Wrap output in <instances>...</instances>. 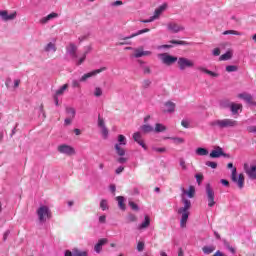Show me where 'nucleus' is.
<instances>
[{
	"mask_svg": "<svg viewBox=\"0 0 256 256\" xmlns=\"http://www.w3.org/2000/svg\"><path fill=\"white\" fill-rule=\"evenodd\" d=\"M118 163H121V164H123V163H127V158H125V157H120V158H118Z\"/></svg>",
	"mask_w": 256,
	"mask_h": 256,
	"instance_id": "62",
	"label": "nucleus"
},
{
	"mask_svg": "<svg viewBox=\"0 0 256 256\" xmlns=\"http://www.w3.org/2000/svg\"><path fill=\"white\" fill-rule=\"evenodd\" d=\"M244 171L251 181H256V161L251 163H244Z\"/></svg>",
	"mask_w": 256,
	"mask_h": 256,
	"instance_id": "6",
	"label": "nucleus"
},
{
	"mask_svg": "<svg viewBox=\"0 0 256 256\" xmlns=\"http://www.w3.org/2000/svg\"><path fill=\"white\" fill-rule=\"evenodd\" d=\"M91 51V46H88L83 54L80 55L79 59L77 56V45L71 43L66 47V55H69L72 59L76 61V65H81L87 59V54Z\"/></svg>",
	"mask_w": 256,
	"mask_h": 256,
	"instance_id": "2",
	"label": "nucleus"
},
{
	"mask_svg": "<svg viewBox=\"0 0 256 256\" xmlns=\"http://www.w3.org/2000/svg\"><path fill=\"white\" fill-rule=\"evenodd\" d=\"M129 206L131 207V209H133V211H139V206H137V204H135V202L130 201Z\"/></svg>",
	"mask_w": 256,
	"mask_h": 256,
	"instance_id": "51",
	"label": "nucleus"
},
{
	"mask_svg": "<svg viewBox=\"0 0 256 256\" xmlns=\"http://www.w3.org/2000/svg\"><path fill=\"white\" fill-rule=\"evenodd\" d=\"M94 97H101L103 95V88L102 87H95L93 91Z\"/></svg>",
	"mask_w": 256,
	"mask_h": 256,
	"instance_id": "33",
	"label": "nucleus"
},
{
	"mask_svg": "<svg viewBox=\"0 0 256 256\" xmlns=\"http://www.w3.org/2000/svg\"><path fill=\"white\" fill-rule=\"evenodd\" d=\"M107 222V216L102 215L99 217V223H106Z\"/></svg>",
	"mask_w": 256,
	"mask_h": 256,
	"instance_id": "61",
	"label": "nucleus"
},
{
	"mask_svg": "<svg viewBox=\"0 0 256 256\" xmlns=\"http://www.w3.org/2000/svg\"><path fill=\"white\" fill-rule=\"evenodd\" d=\"M97 125L101 130L103 139H107L109 137V130L107 129V125H105V119L101 115H98Z\"/></svg>",
	"mask_w": 256,
	"mask_h": 256,
	"instance_id": "13",
	"label": "nucleus"
},
{
	"mask_svg": "<svg viewBox=\"0 0 256 256\" xmlns=\"http://www.w3.org/2000/svg\"><path fill=\"white\" fill-rule=\"evenodd\" d=\"M209 155L211 159H219V157H227V154L223 152V148L219 146L216 147L214 150H212Z\"/></svg>",
	"mask_w": 256,
	"mask_h": 256,
	"instance_id": "18",
	"label": "nucleus"
},
{
	"mask_svg": "<svg viewBox=\"0 0 256 256\" xmlns=\"http://www.w3.org/2000/svg\"><path fill=\"white\" fill-rule=\"evenodd\" d=\"M164 113H175V103L168 101L165 104Z\"/></svg>",
	"mask_w": 256,
	"mask_h": 256,
	"instance_id": "25",
	"label": "nucleus"
},
{
	"mask_svg": "<svg viewBox=\"0 0 256 256\" xmlns=\"http://www.w3.org/2000/svg\"><path fill=\"white\" fill-rule=\"evenodd\" d=\"M211 127H216L217 129H229L231 127H237V120L224 118L217 119L210 122Z\"/></svg>",
	"mask_w": 256,
	"mask_h": 256,
	"instance_id": "4",
	"label": "nucleus"
},
{
	"mask_svg": "<svg viewBox=\"0 0 256 256\" xmlns=\"http://www.w3.org/2000/svg\"><path fill=\"white\" fill-rule=\"evenodd\" d=\"M177 63L180 71H185L186 69H191L195 67V62L185 57L178 58Z\"/></svg>",
	"mask_w": 256,
	"mask_h": 256,
	"instance_id": "7",
	"label": "nucleus"
},
{
	"mask_svg": "<svg viewBox=\"0 0 256 256\" xmlns=\"http://www.w3.org/2000/svg\"><path fill=\"white\" fill-rule=\"evenodd\" d=\"M158 59L162 61L164 65H173V63H177L178 58L175 56H171L168 53L158 54Z\"/></svg>",
	"mask_w": 256,
	"mask_h": 256,
	"instance_id": "11",
	"label": "nucleus"
},
{
	"mask_svg": "<svg viewBox=\"0 0 256 256\" xmlns=\"http://www.w3.org/2000/svg\"><path fill=\"white\" fill-rule=\"evenodd\" d=\"M58 152L62 155H67L68 157H71V155H75V148L67 144H61L58 146Z\"/></svg>",
	"mask_w": 256,
	"mask_h": 256,
	"instance_id": "14",
	"label": "nucleus"
},
{
	"mask_svg": "<svg viewBox=\"0 0 256 256\" xmlns=\"http://www.w3.org/2000/svg\"><path fill=\"white\" fill-rule=\"evenodd\" d=\"M0 17L2 21H15L17 19V11L9 13L7 10H0Z\"/></svg>",
	"mask_w": 256,
	"mask_h": 256,
	"instance_id": "15",
	"label": "nucleus"
},
{
	"mask_svg": "<svg viewBox=\"0 0 256 256\" xmlns=\"http://www.w3.org/2000/svg\"><path fill=\"white\" fill-rule=\"evenodd\" d=\"M141 132H135L133 134V139L136 143H138V145H140V147L144 148L145 151H147V145L145 144V142H143V140L141 139Z\"/></svg>",
	"mask_w": 256,
	"mask_h": 256,
	"instance_id": "22",
	"label": "nucleus"
},
{
	"mask_svg": "<svg viewBox=\"0 0 256 256\" xmlns=\"http://www.w3.org/2000/svg\"><path fill=\"white\" fill-rule=\"evenodd\" d=\"M167 29L170 31V33H179L180 31H185V27L175 23V22H169L167 24Z\"/></svg>",
	"mask_w": 256,
	"mask_h": 256,
	"instance_id": "17",
	"label": "nucleus"
},
{
	"mask_svg": "<svg viewBox=\"0 0 256 256\" xmlns=\"http://www.w3.org/2000/svg\"><path fill=\"white\" fill-rule=\"evenodd\" d=\"M103 71H107V67H101L99 69L88 72V73L82 75L80 77L79 81H80V83H85V81H87V79H91V77H96V75H99V73H103Z\"/></svg>",
	"mask_w": 256,
	"mask_h": 256,
	"instance_id": "12",
	"label": "nucleus"
},
{
	"mask_svg": "<svg viewBox=\"0 0 256 256\" xmlns=\"http://www.w3.org/2000/svg\"><path fill=\"white\" fill-rule=\"evenodd\" d=\"M170 43L172 45H189L187 42L181 40H171Z\"/></svg>",
	"mask_w": 256,
	"mask_h": 256,
	"instance_id": "43",
	"label": "nucleus"
},
{
	"mask_svg": "<svg viewBox=\"0 0 256 256\" xmlns=\"http://www.w3.org/2000/svg\"><path fill=\"white\" fill-rule=\"evenodd\" d=\"M39 223H47L53 217L51 208L47 205H40L36 210Z\"/></svg>",
	"mask_w": 256,
	"mask_h": 256,
	"instance_id": "3",
	"label": "nucleus"
},
{
	"mask_svg": "<svg viewBox=\"0 0 256 256\" xmlns=\"http://www.w3.org/2000/svg\"><path fill=\"white\" fill-rule=\"evenodd\" d=\"M67 87H69V85L64 84L62 87H60L57 91H56V96L59 97V95H63L65 93V91H67Z\"/></svg>",
	"mask_w": 256,
	"mask_h": 256,
	"instance_id": "36",
	"label": "nucleus"
},
{
	"mask_svg": "<svg viewBox=\"0 0 256 256\" xmlns=\"http://www.w3.org/2000/svg\"><path fill=\"white\" fill-rule=\"evenodd\" d=\"M233 57V53L231 51H227L226 53L220 56V61H229Z\"/></svg>",
	"mask_w": 256,
	"mask_h": 256,
	"instance_id": "32",
	"label": "nucleus"
},
{
	"mask_svg": "<svg viewBox=\"0 0 256 256\" xmlns=\"http://www.w3.org/2000/svg\"><path fill=\"white\" fill-rule=\"evenodd\" d=\"M185 195L186 197H189V199H193L195 197V187L189 186L188 190H182L181 199L184 207H180L178 209V215H181L180 227L182 229H184V227H187V221L189 219V209H191V200L187 199Z\"/></svg>",
	"mask_w": 256,
	"mask_h": 256,
	"instance_id": "1",
	"label": "nucleus"
},
{
	"mask_svg": "<svg viewBox=\"0 0 256 256\" xmlns=\"http://www.w3.org/2000/svg\"><path fill=\"white\" fill-rule=\"evenodd\" d=\"M167 10V3L162 4L161 6H159L158 8L155 9L154 14H153V18L155 19V21H157V19H159L161 17V15Z\"/></svg>",
	"mask_w": 256,
	"mask_h": 256,
	"instance_id": "20",
	"label": "nucleus"
},
{
	"mask_svg": "<svg viewBox=\"0 0 256 256\" xmlns=\"http://www.w3.org/2000/svg\"><path fill=\"white\" fill-rule=\"evenodd\" d=\"M45 53H55L57 51V45L55 42H49L44 46Z\"/></svg>",
	"mask_w": 256,
	"mask_h": 256,
	"instance_id": "23",
	"label": "nucleus"
},
{
	"mask_svg": "<svg viewBox=\"0 0 256 256\" xmlns=\"http://www.w3.org/2000/svg\"><path fill=\"white\" fill-rule=\"evenodd\" d=\"M20 83H21V80H19V79L14 80V88L17 89V87H19Z\"/></svg>",
	"mask_w": 256,
	"mask_h": 256,
	"instance_id": "64",
	"label": "nucleus"
},
{
	"mask_svg": "<svg viewBox=\"0 0 256 256\" xmlns=\"http://www.w3.org/2000/svg\"><path fill=\"white\" fill-rule=\"evenodd\" d=\"M123 171H125V168L123 166H120L116 169L115 173H116V175H121V173H123Z\"/></svg>",
	"mask_w": 256,
	"mask_h": 256,
	"instance_id": "58",
	"label": "nucleus"
},
{
	"mask_svg": "<svg viewBox=\"0 0 256 256\" xmlns=\"http://www.w3.org/2000/svg\"><path fill=\"white\" fill-rule=\"evenodd\" d=\"M153 21H155V19L151 16L149 19L141 20V23H153Z\"/></svg>",
	"mask_w": 256,
	"mask_h": 256,
	"instance_id": "60",
	"label": "nucleus"
},
{
	"mask_svg": "<svg viewBox=\"0 0 256 256\" xmlns=\"http://www.w3.org/2000/svg\"><path fill=\"white\" fill-rule=\"evenodd\" d=\"M200 71H202L203 73H206V75H210V77H219L218 73H215L211 70H207V68H200Z\"/></svg>",
	"mask_w": 256,
	"mask_h": 256,
	"instance_id": "34",
	"label": "nucleus"
},
{
	"mask_svg": "<svg viewBox=\"0 0 256 256\" xmlns=\"http://www.w3.org/2000/svg\"><path fill=\"white\" fill-rule=\"evenodd\" d=\"M221 105L226 109H230L232 115H237L239 111H243V105L237 104L235 102H223Z\"/></svg>",
	"mask_w": 256,
	"mask_h": 256,
	"instance_id": "10",
	"label": "nucleus"
},
{
	"mask_svg": "<svg viewBox=\"0 0 256 256\" xmlns=\"http://www.w3.org/2000/svg\"><path fill=\"white\" fill-rule=\"evenodd\" d=\"M169 139H171V141H173V143H175L176 145H181V144L185 143V139H183V138L170 137Z\"/></svg>",
	"mask_w": 256,
	"mask_h": 256,
	"instance_id": "38",
	"label": "nucleus"
},
{
	"mask_svg": "<svg viewBox=\"0 0 256 256\" xmlns=\"http://www.w3.org/2000/svg\"><path fill=\"white\" fill-rule=\"evenodd\" d=\"M125 145H127V138L123 134L118 135V143L115 144L114 148L120 157L125 155V148H123Z\"/></svg>",
	"mask_w": 256,
	"mask_h": 256,
	"instance_id": "5",
	"label": "nucleus"
},
{
	"mask_svg": "<svg viewBox=\"0 0 256 256\" xmlns=\"http://www.w3.org/2000/svg\"><path fill=\"white\" fill-rule=\"evenodd\" d=\"M127 221L128 223H135V221H137V216H135V214H130L127 217Z\"/></svg>",
	"mask_w": 256,
	"mask_h": 256,
	"instance_id": "45",
	"label": "nucleus"
},
{
	"mask_svg": "<svg viewBox=\"0 0 256 256\" xmlns=\"http://www.w3.org/2000/svg\"><path fill=\"white\" fill-rule=\"evenodd\" d=\"M149 31H150L149 28L138 30L136 33L131 34L130 36L123 38V40L127 41V39H133V37H138V35H143V33H149Z\"/></svg>",
	"mask_w": 256,
	"mask_h": 256,
	"instance_id": "27",
	"label": "nucleus"
},
{
	"mask_svg": "<svg viewBox=\"0 0 256 256\" xmlns=\"http://www.w3.org/2000/svg\"><path fill=\"white\" fill-rule=\"evenodd\" d=\"M181 125L185 129H189V120H182Z\"/></svg>",
	"mask_w": 256,
	"mask_h": 256,
	"instance_id": "57",
	"label": "nucleus"
},
{
	"mask_svg": "<svg viewBox=\"0 0 256 256\" xmlns=\"http://www.w3.org/2000/svg\"><path fill=\"white\" fill-rule=\"evenodd\" d=\"M120 5H123V1L121 0H117L111 3V7H119Z\"/></svg>",
	"mask_w": 256,
	"mask_h": 256,
	"instance_id": "56",
	"label": "nucleus"
},
{
	"mask_svg": "<svg viewBox=\"0 0 256 256\" xmlns=\"http://www.w3.org/2000/svg\"><path fill=\"white\" fill-rule=\"evenodd\" d=\"M212 54L214 55V57H219L221 55V50L219 48H215L212 51Z\"/></svg>",
	"mask_w": 256,
	"mask_h": 256,
	"instance_id": "55",
	"label": "nucleus"
},
{
	"mask_svg": "<svg viewBox=\"0 0 256 256\" xmlns=\"http://www.w3.org/2000/svg\"><path fill=\"white\" fill-rule=\"evenodd\" d=\"M231 179L233 183H236L239 189H243L245 185V176L243 174H239L237 177V168L232 169Z\"/></svg>",
	"mask_w": 256,
	"mask_h": 256,
	"instance_id": "8",
	"label": "nucleus"
},
{
	"mask_svg": "<svg viewBox=\"0 0 256 256\" xmlns=\"http://www.w3.org/2000/svg\"><path fill=\"white\" fill-rule=\"evenodd\" d=\"M134 51H135L134 57L136 59L143 57V48H136Z\"/></svg>",
	"mask_w": 256,
	"mask_h": 256,
	"instance_id": "39",
	"label": "nucleus"
},
{
	"mask_svg": "<svg viewBox=\"0 0 256 256\" xmlns=\"http://www.w3.org/2000/svg\"><path fill=\"white\" fill-rule=\"evenodd\" d=\"M64 256H87V251H82L77 248L71 250H66Z\"/></svg>",
	"mask_w": 256,
	"mask_h": 256,
	"instance_id": "21",
	"label": "nucleus"
},
{
	"mask_svg": "<svg viewBox=\"0 0 256 256\" xmlns=\"http://www.w3.org/2000/svg\"><path fill=\"white\" fill-rule=\"evenodd\" d=\"M247 131L248 133H256V126H248Z\"/></svg>",
	"mask_w": 256,
	"mask_h": 256,
	"instance_id": "59",
	"label": "nucleus"
},
{
	"mask_svg": "<svg viewBox=\"0 0 256 256\" xmlns=\"http://www.w3.org/2000/svg\"><path fill=\"white\" fill-rule=\"evenodd\" d=\"M81 81H79V80H73L72 81V87L75 89V88H77V89H79V87H81V83H80Z\"/></svg>",
	"mask_w": 256,
	"mask_h": 256,
	"instance_id": "49",
	"label": "nucleus"
},
{
	"mask_svg": "<svg viewBox=\"0 0 256 256\" xmlns=\"http://www.w3.org/2000/svg\"><path fill=\"white\" fill-rule=\"evenodd\" d=\"M66 113H67L68 115H70V117H71L72 119L75 118L76 112H75L74 108H67V109H66Z\"/></svg>",
	"mask_w": 256,
	"mask_h": 256,
	"instance_id": "44",
	"label": "nucleus"
},
{
	"mask_svg": "<svg viewBox=\"0 0 256 256\" xmlns=\"http://www.w3.org/2000/svg\"><path fill=\"white\" fill-rule=\"evenodd\" d=\"M195 178H196L198 185H201V182L203 181V175L196 174Z\"/></svg>",
	"mask_w": 256,
	"mask_h": 256,
	"instance_id": "54",
	"label": "nucleus"
},
{
	"mask_svg": "<svg viewBox=\"0 0 256 256\" xmlns=\"http://www.w3.org/2000/svg\"><path fill=\"white\" fill-rule=\"evenodd\" d=\"M100 208L102 209V211H107V209H109L107 200H102L100 202Z\"/></svg>",
	"mask_w": 256,
	"mask_h": 256,
	"instance_id": "42",
	"label": "nucleus"
},
{
	"mask_svg": "<svg viewBox=\"0 0 256 256\" xmlns=\"http://www.w3.org/2000/svg\"><path fill=\"white\" fill-rule=\"evenodd\" d=\"M149 225H151V218L148 215H146L144 217V221L138 226V229L139 230L147 229V227H149Z\"/></svg>",
	"mask_w": 256,
	"mask_h": 256,
	"instance_id": "26",
	"label": "nucleus"
},
{
	"mask_svg": "<svg viewBox=\"0 0 256 256\" xmlns=\"http://www.w3.org/2000/svg\"><path fill=\"white\" fill-rule=\"evenodd\" d=\"M196 154H198L200 157H205L206 155H209V150L207 148H197L196 149Z\"/></svg>",
	"mask_w": 256,
	"mask_h": 256,
	"instance_id": "31",
	"label": "nucleus"
},
{
	"mask_svg": "<svg viewBox=\"0 0 256 256\" xmlns=\"http://www.w3.org/2000/svg\"><path fill=\"white\" fill-rule=\"evenodd\" d=\"M57 17H59V14L56 12H52V13L48 14L47 16L42 17L39 20V24L47 25V23H49V21H53V19H57Z\"/></svg>",
	"mask_w": 256,
	"mask_h": 256,
	"instance_id": "19",
	"label": "nucleus"
},
{
	"mask_svg": "<svg viewBox=\"0 0 256 256\" xmlns=\"http://www.w3.org/2000/svg\"><path fill=\"white\" fill-rule=\"evenodd\" d=\"M163 131H167V127L161 123H156L154 132L155 133H163Z\"/></svg>",
	"mask_w": 256,
	"mask_h": 256,
	"instance_id": "30",
	"label": "nucleus"
},
{
	"mask_svg": "<svg viewBox=\"0 0 256 256\" xmlns=\"http://www.w3.org/2000/svg\"><path fill=\"white\" fill-rule=\"evenodd\" d=\"M238 99H242V101H245L248 103V105H253L254 107L256 106V102L253 101V96L247 92H242L237 95Z\"/></svg>",
	"mask_w": 256,
	"mask_h": 256,
	"instance_id": "16",
	"label": "nucleus"
},
{
	"mask_svg": "<svg viewBox=\"0 0 256 256\" xmlns=\"http://www.w3.org/2000/svg\"><path fill=\"white\" fill-rule=\"evenodd\" d=\"M145 249V243L144 242H138L137 244V251L141 252Z\"/></svg>",
	"mask_w": 256,
	"mask_h": 256,
	"instance_id": "52",
	"label": "nucleus"
},
{
	"mask_svg": "<svg viewBox=\"0 0 256 256\" xmlns=\"http://www.w3.org/2000/svg\"><path fill=\"white\" fill-rule=\"evenodd\" d=\"M238 70H239V67H237L235 65L226 66L227 73H235V71H238Z\"/></svg>",
	"mask_w": 256,
	"mask_h": 256,
	"instance_id": "40",
	"label": "nucleus"
},
{
	"mask_svg": "<svg viewBox=\"0 0 256 256\" xmlns=\"http://www.w3.org/2000/svg\"><path fill=\"white\" fill-rule=\"evenodd\" d=\"M142 69L145 75H151V68L148 65L143 66Z\"/></svg>",
	"mask_w": 256,
	"mask_h": 256,
	"instance_id": "46",
	"label": "nucleus"
},
{
	"mask_svg": "<svg viewBox=\"0 0 256 256\" xmlns=\"http://www.w3.org/2000/svg\"><path fill=\"white\" fill-rule=\"evenodd\" d=\"M216 247L213 245H209V246H204L202 248L203 254L204 255H211V253H213V251H215Z\"/></svg>",
	"mask_w": 256,
	"mask_h": 256,
	"instance_id": "29",
	"label": "nucleus"
},
{
	"mask_svg": "<svg viewBox=\"0 0 256 256\" xmlns=\"http://www.w3.org/2000/svg\"><path fill=\"white\" fill-rule=\"evenodd\" d=\"M107 241H108L107 238L100 239L98 243L94 246V251L96 253H101L103 249V245H106Z\"/></svg>",
	"mask_w": 256,
	"mask_h": 256,
	"instance_id": "24",
	"label": "nucleus"
},
{
	"mask_svg": "<svg viewBox=\"0 0 256 256\" xmlns=\"http://www.w3.org/2000/svg\"><path fill=\"white\" fill-rule=\"evenodd\" d=\"M206 166L211 167V169H217V163L216 162L207 161Z\"/></svg>",
	"mask_w": 256,
	"mask_h": 256,
	"instance_id": "47",
	"label": "nucleus"
},
{
	"mask_svg": "<svg viewBox=\"0 0 256 256\" xmlns=\"http://www.w3.org/2000/svg\"><path fill=\"white\" fill-rule=\"evenodd\" d=\"M223 35H237V36H241L243 35V33L237 31V30H226L223 32Z\"/></svg>",
	"mask_w": 256,
	"mask_h": 256,
	"instance_id": "37",
	"label": "nucleus"
},
{
	"mask_svg": "<svg viewBox=\"0 0 256 256\" xmlns=\"http://www.w3.org/2000/svg\"><path fill=\"white\" fill-rule=\"evenodd\" d=\"M213 256H227L225 255L223 252H221L220 250H217Z\"/></svg>",
	"mask_w": 256,
	"mask_h": 256,
	"instance_id": "63",
	"label": "nucleus"
},
{
	"mask_svg": "<svg viewBox=\"0 0 256 256\" xmlns=\"http://www.w3.org/2000/svg\"><path fill=\"white\" fill-rule=\"evenodd\" d=\"M152 151L155 153H165L167 151V148L165 147H152Z\"/></svg>",
	"mask_w": 256,
	"mask_h": 256,
	"instance_id": "41",
	"label": "nucleus"
},
{
	"mask_svg": "<svg viewBox=\"0 0 256 256\" xmlns=\"http://www.w3.org/2000/svg\"><path fill=\"white\" fill-rule=\"evenodd\" d=\"M116 201L118 202L119 209H121L122 211H125V209H126V207H125V197L118 196V197H116Z\"/></svg>",
	"mask_w": 256,
	"mask_h": 256,
	"instance_id": "28",
	"label": "nucleus"
},
{
	"mask_svg": "<svg viewBox=\"0 0 256 256\" xmlns=\"http://www.w3.org/2000/svg\"><path fill=\"white\" fill-rule=\"evenodd\" d=\"M151 86V80L147 79V80H144L142 82V87H144V89H147Z\"/></svg>",
	"mask_w": 256,
	"mask_h": 256,
	"instance_id": "48",
	"label": "nucleus"
},
{
	"mask_svg": "<svg viewBox=\"0 0 256 256\" xmlns=\"http://www.w3.org/2000/svg\"><path fill=\"white\" fill-rule=\"evenodd\" d=\"M206 198L208 201V207H215L216 201H215V190L211 187V184L206 185Z\"/></svg>",
	"mask_w": 256,
	"mask_h": 256,
	"instance_id": "9",
	"label": "nucleus"
},
{
	"mask_svg": "<svg viewBox=\"0 0 256 256\" xmlns=\"http://www.w3.org/2000/svg\"><path fill=\"white\" fill-rule=\"evenodd\" d=\"M172 47L173 45L164 44V45L157 46V49L161 51V49H171Z\"/></svg>",
	"mask_w": 256,
	"mask_h": 256,
	"instance_id": "50",
	"label": "nucleus"
},
{
	"mask_svg": "<svg viewBox=\"0 0 256 256\" xmlns=\"http://www.w3.org/2000/svg\"><path fill=\"white\" fill-rule=\"evenodd\" d=\"M141 131L143 133H151L152 131H154V129H153V127L151 125L145 124V125L141 126Z\"/></svg>",
	"mask_w": 256,
	"mask_h": 256,
	"instance_id": "35",
	"label": "nucleus"
},
{
	"mask_svg": "<svg viewBox=\"0 0 256 256\" xmlns=\"http://www.w3.org/2000/svg\"><path fill=\"white\" fill-rule=\"evenodd\" d=\"M180 167L185 171L187 170V164L183 158L180 159Z\"/></svg>",
	"mask_w": 256,
	"mask_h": 256,
	"instance_id": "53",
	"label": "nucleus"
}]
</instances>
